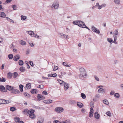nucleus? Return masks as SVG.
Segmentation results:
<instances>
[{
    "instance_id": "obj_1",
    "label": "nucleus",
    "mask_w": 123,
    "mask_h": 123,
    "mask_svg": "<svg viewBox=\"0 0 123 123\" xmlns=\"http://www.w3.org/2000/svg\"><path fill=\"white\" fill-rule=\"evenodd\" d=\"M34 111V110L33 109L29 110L28 111V113L29 114L30 118L32 119H34L35 118L36 116L33 113Z\"/></svg>"
},
{
    "instance_id": "obj_2",
    "label": "nucleus",
    "mask_w": 123,
    "mask_h": 123,
    "mask_svg": "<svg viewBox=\"0 0 123 123\" xmlns=\"http://www.w3.org/2000/svg\"><path fill=\"white\" fill-rule=\"evenodd\" d=\"M79 70L80 73V74L81 75V76L85 77V76H86V72L84 68H80Z\"/></svg>"
},
{
    "instance_id": "obj_3",
    "label": "nucleus",
    "mask_w": 123,
    "mask_h": 123,
    "mask_svg": "<svg viewBox=\"0 0 123 123\" xmlns=\"http://www.w3.org/2000/svg\"><path fill=\"white\" fill-rule=\"evenodd\" d=\"M11 102L9 100H5L3 99H0V105L2 104H7Z\"/></svg>"
},
{
    "instance_id": "obj_4",
    "label": "nucleus",
    "mask_w": 123,
    "mask_h": 123,
    "mask_svg": "<svg viewBox=\"0 0 123 123\" xmlns=\"http://www.w3.org/2000/svg\"><path fill=\"white\" fill-rule=\"evenodd\" d=\"M55 110L57 112L60 113L62 112L64 109L62 107H57L55 108Z\"/></svg>"
},
{
    "instance_id": "obj_5",
    "label": "nucleus",
    "mask_w": 123,
    "mask_h": 123,
    "mask_svg": "<svg viewBox=\"0 0 123 123\" xmlns=\"http://www.w3.org/2000/svg\"><path fill=\"white\" fill-rule=\"evenodd\" d=\"M78 22H79L78 25L79 27L83 28H84L86 27L84 22L80 21H78Z\"/></svg>"
},
{
    "instance_id": "obj_6",
    "label": "nucleus",
    "mask_w": 123,
    "mask_h": 123,
    "mask_svg": "<svg viewBox=\"0 0 123 123\" xmlns=\"http://www.w3.org/2000/svg\"><path fill=\"white\" fill-rule=\"evenodd\" d=\"M92 29L93 31L99 34L100 33L99 30L94 27L93 26H92Z\"/></svg>"
},
{
    "instance_id": "obj_7",
    "label": "nucleus",
    "mask_w": 123,
    "mask_h": 123,
    "mask_svg": "<svg viewBox=\"0 0 123 123\" xmlns=\"http://www.w3.org/2000/svg\"><path fill=\"white\" fill-rule=\"evenodd\" d=\"M11 92L12 93L16 94H18L20 93L19 91L18 90L14 89V87H13V89Z\"/></svg>"
},
{
    "instance_id": "obj_8",
    "label": "nucleus",
    "mask_w": 123,
    "mask_h": 123,
    "mask_svg": "<svg viewBox=\"0 0 123 123\" xmlns=\"http://www.w3.org/2000/svg\"><path fill=\"white\" fill-rule=\"evenodd\" d=\"M93 110L92 107H91L90 108V111L89 112V116L90 117H92L93 116Z\"/></svg>"
},
{
    "instance_id": "obj_9",
    "label": "nucleus",
    "mask_w": 123,
    "mask_h": 123,
    "mask_svg": "<svg viewBox=\"0 0 123 123\" xmlns=\"http://www.w3.org/2000/svg\"><path fill=\"white\" fill-rule=\"evenodd\" d=\"M54 8L55 9H57L59 7V4L58 2L56 1H54Z\"/></svg>"
},
{
    "instance_id": "obj_10",
    "label": "nucleus",
    "mask_w": 123,
    "mask_h": 123,
    "mask_svg": "<svg viewBox=\"0 0 123 123\" xmlns=\"http://www.w3.org/2000/svg\"><path fill=\"white\" fill-rule=\"evenodd\" d=\"M37 96L38 98L40 100H43L45 99V97L41 95L38 94L37 95Z\"/></svg>"
},
{
    "instance_id": "obj_11",
    "label": "nucleus",
    "mask_w": 123,
    "mask_h": 123,
    "mask_svg": "<svg viewBox=\"0 0 123 123\" xmlns=\"http://www.w3.org/2000/svg\"><path fill=\"white\" fill-rule=\"evenodd\" d=\"M94 117L95 118L97 119H99L100 117V116L98 112H95L94 114Z\"/></svg>"
},
{
    "instance_id": "obj_12",
    "label": "nucleus",
    "mask_w": 123,
    "mask_h": 123,
    "mask_svg": "<svg viewBox=\"0 0 123 123\" xmlns=\"http://www.w3.org/2000/svg\"><path fill=\"white\" fill-rule=\"evenodd\" d=\"M0 90L1 91L4 92H6L5 91V88L4 86L2 85H0Z\"/></svg>"
},
{
    "instance_id": "obj_13",
    "label": "nucleus",
    "mask_w": 123,
    "mask_h": 123,
    "mask_svg": "<svg viewBox=\"0 0 123 123\" xmlns=\"http://www.w3.org/2000/svg\"><path fill=\"white\" fill-rule=\"evenodd\" d=\"M20 58V56L18 55H17L13 57V60L15 61L18 60Z\"/></svg>"
},
{
    "instance_id": "obj_14",
    "label": "nucleus",
    "mask_w": 123,
    "mask_h": 123,
    "mask_svg": "<svg viewBox=\"0 0 123 123\" xmlns=\"http://www.w3.org/2000/svg\"><path fill=\"white\" fill-rule=\"evenodd\" d=\"M13 87H12L11 86L8 85H7L6 86V89L9 91L11 90V91L13 89Z\"/></svg>"
},
{
    "instance_id": "obj_15",
    "label": "nucleus",
    "mask_w": 123,
    "mask_h": 123,
    "mask_svg": "<svg viewBox=\"0 0 123 123\" xmlns=\"http://www.w3.org/2000/svg\"><path fill=\"white\" fill-rule=\"evenodd\" d=\"M64 88L65 89L66 88V90L69 87V85L67 83H65L64 82Z\"/></svg>"
},
{
    "instance_id": "obj_16",
    "label": "nucleus",
    "mask_w": 123,
    "mask_h": 123,
    "mask_svg": "<svg viewBox=\"0 0 123 123\" xmlns=\"http://www.w3.org/2000/svg\"><path fill=\"white\" fill-rule=\"evenodd\" d=\"M98 93H100L101 92L102 94H104L105 93L104 89L102 88H99L98 90Z\"/></svg>"
},
{
    "instance_id": "obj_17",
    "label": "nucleus",
    "mask_w": 123,
    "mask_h": 123,
    "mask_svg": "<svg viewBox=\"0 0 123 123\" xmlns=\"http://www.w3.org/2000/svg\"><path fill=\"white\" fill-rule=\"evenodd\" d=\"M44 102L46 104H49L52 102V101L50 99L45 100L44 101Z\"/></svg>"
},
{
    "instance_id": "obj_18",
    "label": "nucleus",
    "mask_w": 123,
    "mask_h": 123,
    "mask_svg": "<svg viewBox=\"0 0 123 123\" xmlns=\"http://www.w3.org/2000/svg\"><path fill=\"white\" fill-rule=\"evenodd\" d=\"M44 121L43 118L42 117L39 118L37 123H42Z\"/></svg>"
},
{
    "instance_id": "obj_19",
    "label": "nucleus",
    "mask_w": 123,
    "mask_h": 123,
    "mask_svg": "<svg viewBox=\"0 0 123 123\" xmlns=\"http://www.w3.org/2000/svg\"><path fill=\"white\" fill-rule=\"evenodd\" d=\"M0 17L1 18H4L5 17L6 18V15L4 12H2L0 13Z\"/></svg>"
},
{
    "instance_id": "obj_20",
    "label": "nucleus",
    "mask_w": 123,
    "mask_h": 123,
    "mask_svg": "<svg viewBox=\"0 0 123 123\" xmlns=\"http://www.w3.org/2000/svg\"><path fill=\"white\" fill-rule=\"evenodd\" d=\"M18 75V74L17 72H14L12 73V76L14 78H16L17 76Z\"/></svg>"
},
{
    "instance_id": "obj_21",
    "label": "nucleus",
    "mask_w": 123,
    "mask_h": 123,
    "mask_svg": "<svg viewBox=\"0 0 123 123\" xmlns=\"http://www.w3.org/2000/svg\"><path fill=\"white\" fill-rule=\"evenodd\" d=\"M7 76L8 78H11L12 76V73L10 72L9 73L7 74Z\"/></svg>"
},
{
    "instance_id": "obj_22",
    "label": "nucleus",
    "mask_w": 123,
    "mask_h": 123,
    "mask_svg": "<svg viewBox=\"0 0 123 123\" xmlns=\"http://www.w3.org/2000/svg\"><path fill=\"white\" fill-rule=\"evenodd\" d=\"M23 94L25 96L26 98H29L30 97V95L28 93L25 92Z\"/></svg>"
},
{
    "instance_id": "obj_23",
    "label": "nucleus",
    "mask_w": 123,
    "mask_h": 123,
    "mask_svg": "<svg viewBox=\"0 0 123 123\" xmlns=\"http://www.w3.org/2000/svg\"><path fill=\"white\" fill-rule=\"evenodd\" d=\"M31 84L30 83H28V84H26V89H29L31 88Z\"/></svg>"
},
{
    "instance_id": "obj_24",
    "label": "nucleus",
    "mask_w": 123,
    "mask_h": 123,
    "mask_svg": "<svg viewBox=\"0 0 123 123\" xmlns=\"http://www.w3.org/2000/svg\"><path fill=\"white\" fill-rule=\"evenodd\" d=\"M20 70L22 72H24L25 70V68L23 67H21L19 68Z\"/></svg>"
},
{
    "instance_id": "obj_25",
    "label": "nucleus",
    "mask_w": 123,
    "mask_h": 123,
    "mask_svg": "<svg viewBox=\"0 0 123 123\" xmlns=\"http://www.w3.org/2000/svg\"><path fill=\"white\" fill-rule=\"evenodd\" d=\"M23 87L24 86L20 84L19 85V88L21 92H22L23 91Z\"/></svg>"
},
{
    "instance_id": "obj_26",
    "label": "nucleus",
    "mask_w": 123,
    "mask_h": 123,
    "mask_svg": "<svg viewBox=\"0 0 123 123\" xmlns=\"http://www.w3.org/2000/svg\"><path fill=\"white\" fill-rule=\"evenodd\" d=\"M37 91L36 90V89H32L31 91V92L32 94H34V93H35L36 94L37 93Z\"/></svg>"
},
{
    "instance_id": "obj_27",
    "label": "nucleus",
    "mask_w": 123,
    "mask_h": 123,
    "mask_svg": "<svg viewBox=\"0 0 123 123\" xmlns=\"http://www.w3.org/2000/svg\"><path fill=\"white\" fill-rule=\"evenodd\" d=\"M18 64L20 66H21L23 65L24 62L22 60H19L18 61Z\"/></svg>"
},
{
    "instance_id": "obj_28",
    "label": "nucleus",
    "mask_w": 123,
    "mask_h": 123,
    "mask_svg": "<svg viewBox=\"0 0 123 123\" xmlns=\"http://www.w3.org/2000/svg\"><path fill=\"white\" fill-rule=\"evenodd\" d=\"M77 105L80 108H81L83 105V104L80 102H78Z\"/></svg>"
},
{
    "instance_id": "obj_29",
    "label": "nucleus",
    "mask_w": 123,
    "mask_h": 123,
    "mask_svg": "<svg viewBox=\"0 0 123 123\" xmlns=\"http://www.w3.org/2000/svg\"><path fill=\"white\" fill-rule=\"evenodd\" d=\"M20 44L23 45H25L26 44V42H25L23 41V40H21L20 41Z\"/></svg>"
},
{
    "instance_id": "obj_30",
    "label": "nucleus",
    "mask_w": 123,
    "mask_h": 123,
    "mask_svg": "<svg viewBox=\"0 0 123 123\" xmlns=\"http://www.w3.org/2000/svg\"><path fill=\"white\" fill-rule=\"evenodd\" d=\"M103 103L105 104L106 105H108L109 103L107 100L105 99L103 100Z\"/></svg>"
},
{
    "instance_id": "obj_31",
    "label": "nucleus",
    "mask_w": 123,
    "mask_h": 123,
    "mask_svg": "<svg viewBox=\"0 0 123 123\" xmlns=\"http://www.w3.org/2000/svg\"><path fill=\"white\" fill-rule=\"evenodd\" d=\"M16 110V107H12L10 108V110L12 111H15Z\"/></svg>"
},
{
    "instance_id": "obj_32",
    "label": "nucleus",
    "mask_w": 123,
    "mask_h": 123,
    "mask_svg": "<svg viewBox=\"0 0 123 123\" xmlns=\"http://www.w3.org/2000/svg\"><path fill=\"white\" fill-rule=\"evenodd\" d=\"M21 19L22 20H24L27 18V17L23 15H21Z\"/></svg>"
},
{
    "instance_id": "obj_33",
    "label": "nucleus",
    "mask_w": 123,
    "mask_h": 123,
    "mask_svg": "<svg viewBox=\"0 0 123 123\" xmlns=\"http://www.w3.org/2000/svg\"><path fill=\"white\" fill-rule=\"evenodd\" d=\"M6 81L5 78H4L2 77L1 78L0 77V81L1 82H5Z\"/></svg>"
},
{
    "instance_id": "obj_34",
    "label": "nucleus",
    "mask_w": 123,
    "mask_h": 123,
    "mask_svg": "<svg viewBox=\"0 0 123 123\" xmlns=\"http://www.w3.org/2000/svg\"><path fill=\"white\" fill-rule=\"evenodd\" d=\"M6 18L7 19L8 21H9L10 22H11L12 23H14V21L12 19H10L8 17H6Z\"/></svg>"
},
{
    "instance_id": "obj_35",
    "label": "nucleus",
    "mask_w": 123,
    "mask_h": 123,
    "mask_svg": "<svg viewBox=\"0 0 123 123\" xmlns=\"http://www.w3.org/2000/svg\"><path fill=\"white\" fill-rule=\"evenodd\" d=\"M114 96L115 97L117 98H119L120 97L119 94L118 93H116L114 94Z\"/></svg>"
},
{
    "instance_id": "obj_36",
    "label": "nucleus",
    "mask_w": 123,
    "mask_h": 123,
    "mask_svg": "<svg viewBox=\"0 0 123 123\" xmlns=\"http://www.w3.org/2000/svg\"><path fill=\"white\" fill-rule=\"evenodd\" d=\"M14 120L16 122H18L20 120V119L19 117H16L15 118Z\"/></svg>"
},
{
    "instance_id": "obj_37",
    "label": "nucleus",
    "mask_w": 123,
    "mask_h": 123,
    "mask_svg": "<svg viewBox=\"0 0 123 123\" xmlns=\"http://www.w3.org/2000/svg\"><path fill=\"white\" fill-rule=\"evenodd\" d=\"M57 81L59 83L61 84H63V83H64V81L62 80H58Z\"/></svg>"
},
{
    "instance_id": "obj_38",
    "label": "nucleus",
    "mask_w": 123,
    "mask_h": 123,
    "mask_svg": "<svg viewBox=\"0 0 123 123\" xmlns=\"http://www.w3.org/2000/svg\"><path fill=\"white\" fill-rule=\"evenodd\" d=\"M13 57V55L12 54H9L8 55V57L10 59H12Z\"/></svg>"
},
{
    "instance_id": "obj_39",
    "label": "nucleus",
    "mask_w": 123,
    "mask_h": 123,
    "mask_svg": "<svg viewBox=\"0 0 123 123\" xmlns=\"http://www.w3.org/2000/svg\"><path fill=\"white\" fill-rule=\"evenodd\" d=\"M81 96L82 98L84 99H85L86 98V96L85 94L83 93L81 94Z\"/></svg>"
},
{
    "instance_id": "obj_40",
    "label": "nucleus",
    "mask_w": 123,
    "mask_h": 123,
    "mask_svg": "<svg viewBox=\"0 0 123 123\" xmlns=\"http://www.w3.org/2000/svg\"><path fill=\"white\" fill-rule=\"evenodd\" d=\"M107 41L109 43H111L113 41V40L111 38H108L107 39Z\"/></svg>"
},
{
    "instance_id": "obj_41",
    "label": "nucleus",
    "mask_w": 123,
    "mask_h": 123,
    "mask_svg": "<svg viewBox=\"0 0 123 123\" xmlns=\"http://www.w3.org/2000/svg\"><path fill=\"white\" fill-rule=\"evenodd\" d=\"M115 33L114 34V36H116V35H117L118 34V30H116L115 31Z\"/></svg>"
},
{
    "instance_id": "obj_42",
    "label": "nucleus",
    "mask_w": 123,
    "mask_h": 123,
    "mask_svg": "<svg viewBox=\"0 0 123 123\" xmlns=\"http://www.w3.org/2000/svg\"><path fill=\"white\" fill-rule=\"evenodd\" d=\"M28 34L30 35L31 37L33 33V31H29L28 32Z\"/></svg>"
},
{
    "instance_id": "obj_43",
    "label": "nucleus",
    "mask_w": 123,
    "mask_h": 123,
    "mask_svg": "<svg viewBox=\"0 0 123 123\" xmlns=\"http://www.w3.org/2000/svg\"><path fill=\"white\" fill-rule=\"evenodd\" d=\"M60 34L61 36H60V37L62 38H64L65 37V35L63 34V33H60Z\"/></svg>"
},
{
    "instance_id": "obj_44",
    "label": "nucleus",
    "mask_w": 123,
    "mask_h": 123,
    "mask_svg": "<svg viewBox=\"0 0 123 123\" xmlns=\"http://www.w3.org/2000/svg\"><path fill=\"white\" fill-rule=\"evenodd\" d=\"M43 87V85H41L38 86L37 88L42 89Z\"/></svg>"
},
{
    "instance_id": "obj_45",
    "label": "nucleus",
    "mask_w": 123,
    "mask_h": 123,
    "mask_svg": "<svg viewBox=\"0 0 123 123\" xmlns=\"http://www.w3.org/2000/svg\"><path fill=\"white\" fill-rule=\"evenodd\" d=\"M70 103L71 104H75V101L74 100H71L70 101Z\"/></svg>"
},
{
    "instance_id": "obj_46",
    "label": "nucleus",
    "mask_w": 123,
    "mask_h": 123,
    "mask_svg": "<svg viewBox=\"0 0 123 123\" xmlns=\"http://www.w3.org/2000/svg\"><path fill=\"white\" fill-rule=\"evenodd\" d=\"M78 21H74L73 22V24L74 25H78V23L79 22H78Z\"/></svg>"
},
{
    "instance_id": "obj_47",
    "label": "nucleus",
    "mask_w": 123,
    "mask_h": 123,
    "mask_svg": "<svg viewBox=\"0 0 123 123\" xmlns=\"http://www.w3.org/2000/svg\"><path fill=\"white\" fill-rule=\"evenodd\" d=\"M94 78H95V79L97 81H99V78L97 77L96 76L94 75Z\"/></svg>"
},
{
    "instance_id": "obj_48",
    "label": "nucleus",
    "mask_w": 123,
    "mask_h": 123,
    "mask_svg": "<svg viewBox=\"0 0 123 123\" xmlns=\"http://www.w3.org/2000/svg\"><path fill=\"white\" fill-rule=\"evenodd\" d=\"M107 114L109 117L111 116V114L110 112L108 111L106 112Z\"/></svg>"
},
{
    "instance_id": "obj_49",
    "label": "nucleus",
    "mask_w": 123,
    "mask_h": 123,
    "mask_svg": "<svg viewBox=\"0 0 123 123\" xmlns=\"http://www.w3.org/2000/svg\"><path fill=\"white\" fill-rule=\"evenodd\" d=\"M58 69V67L57 66H55L53 69V70L54 71H55Z\"/></svg>"
},
{
    "instance_id": "obj_50",
    "label": "nucleus",
    "mask_w": 123,
    "mask_h": 123,
    "mask_svg": "<svg viewBox=\"0 0 123 123\" xmlns=\"http://www.w3.org/2000/svg\"><path fill=\"white\" fill-rule=\"evenodd\" d=\"M42 94L45 95H47L48 94V93L47 91L45 90L43 92Z\"/></svg>"
},
{
    "instance_id": "obj_51",
    "label": "nucleus",
    "mask_w": 123,
    "mask_h": 123,
    "mask_svg": "<svg viewBox=\"0 0 123 123\" xmlns=\"http://www.w3.org/2000/svg\"><path fill=\"white\" fill-rule=\"evenodd\" d=\"M115 3L119 4L120 2V0H114Z\"/></svg>"
},
{
    "instance_id": "obj_52",
    "label": "nucleus",
    "mask_w": 123,
    "mask_h": 123,
    "mask_svg": "<svg viewBox=\"0 0 123 123\" xmlns=\"http://www.w3.org/2000/svg\"><path fill=\"white\" fill-rule=\"evenodd\" d=\"M29 63L31 66H33V62L32 61H30L29 62Z\"/></svg>"
},
{
    "instance_id": "obj_53",
    "label": "nucleus",
    "mask_w": 123,
    "mask_h": 123,
    "mask_svg": "<svg viewBox=\"0 0 123 123\" xmlns=\"http://www.w3.org/2000/svg\"><path fill=\"white\" fill-rule=\"evenodd\" d=\"M61 122L59 121L58 120H54L53 121V123H60Z\"/></svg>"
},
{
    "instance_id": "obj_54",
    "label": "nucleus",
    "mask_w": 123,
    "mask_h": 123,
    "mask_svg": "<svg viewBox=\"0 0 123 123\" xmlns=\"http://www.w3.org/2000/svg\"><path fill=\"white\" fill-rule=\"evenodd\" d=\"M23 112L24 114H26L27 113V114H28L27 110L26 109H25L23 111Z\"/></svg>"
},
{
    "instance_id": "obj_55",
    "label": "nucleus",
    "mask_w": 123,
    "mask_h": 123,
    "mask_svg": "<svg viewBox=\"0 0 123 123\" xmlns=\"http://www.w3.org/2000/svg\"><path fill=\"white\" fill-rule=\"evenodd\" d=\"M37 36V35L36 34L34 33V32H33V33L32 35V37H36Z\"/></svg>"
},
{
    "instance_id": "obj_56",
    "label": "nucleus",
    "mask_w": 123,
    "mask_h": 123,
    "mask_svg": "<svg viewBox=\"0 0 123 123\" xmlns=\"http://www.w3.org/2000/svg\"><path fill=\"white\" fill-rule=\"evenodd\" d=\"M12 7L14 10H16V6L15 5H12Z\"/></svg>"
},
{
    "instance_id": "obj_57",
    "label": "nucleus",
    "mask_w": 123,
    "mask_h": 123,
    "mask_svg": "<svg viewBox=\"0 0 123 123\" xmlns=\"http://www.w3.org/2000/svg\"><path fill=\"white\" fill-rule=\"evenodd\" d=\"M10 47L12 49L14 47V46L13 45V43L11 44L10 46Z\"/></svg>"
},
{
    "instance_id": "obj_58",
    "label": "nucleus",
    "mask_w": 123,
    "mask_h": 123,
    "mask_svg": "<svg viewBox=\"0 0 123 123\" xmlns=\"http://www.w3.org/2000/svg\"><path fill=\"white\" fill-rule=\"evenodd\" d=\"M114 93H115V92L114 91H111V92H110V95H112L113 94H114Z\"/></svg>"
},
{
    "instance_id": "obj_59",
    "label": "nucleus",
    "mask_w": 123,
    "mask_h": 123,
    "mask_svg": "<svg viewBox=\"0 0 123 123\" xmlns=\"http://www.w3.org/2000/svg\"><path fill=\"white\" fill-rule=\"evenodd\" d=\"M52 74V75L53 76L52 77H56L57 76V74L56 73H54V74Z\"/></svg>"
},
{
    "instance_id": "obj_60",
    "label": "nucleus",
    "mask_w": 123,
    "mask_h": 123,
    "mask_svg": "<svg viewBox=\"0 0 123 123\" xmlns=\"http://www.w3.org/2000/svg\"><path fill=\"white\" fill-rule=\"evenodd\" d=\"M102 7H104L106 6V5L105 4H103L101 5Z\"/></svg>"
},
{
    "instance_id": "obj_61",
    "label": "nucleus",
    "mask_w": 123,
    "mask_h": 123,
    "mask_svg": "<svg viewBox=\"0 0 123 123\" xmlns=\"http://www.w3.org/2000/svg\"><path fill=\"white\" fill-rule=\"evenodd\" d=\"M100 97V95L99 94H97L95 96L96 98H98Z\"/></svg>"
},
{
    "instance_id": "obj_62",
    "label": "nucleus",
    "mask_w": 123,
    "mask_h": 123,
    "mask_svg": "<svg viewBox=\"0 0 123 123\" xmlns=\"http://www.w3.org/2000/svg\"><path fill=\"white\" fill-rule=\"evenodd\" d=\"M13 51L14 52H17V50L16 49H13Z\"/></svg>"
},
{
    "instance_id": "obj_63",
    "label": "nucleus",
    "mask_w": 123,
    "mask_h": 123,
    "mask_svg": "<svg viewBox=\"0 0 123 123\" xmlns=\"http://www.w3.org/2000/svg\"><path fill=\"white\" fill-rule=\"evenodd\" d=\"M52 75V74H48V76L49 77H52L53 76Z\"/></svg>"
},
{
    "instance_id": "obj_64",
    "label": "nucleus",
    "mask_w": 123,
    "mask_h": 123,
    "mask_svg": "<svg viewBox=\"0 0 123 123\" xmlns=\"http://www.w3.org/2000/svg\"><path fill=\"white\" fill-rule=\"evenodd\" d=\"M61 75H62V76H63V75H64L66 74V73L65 72H63V73L61 72Z\"/></svg>"
}]
</instances>
